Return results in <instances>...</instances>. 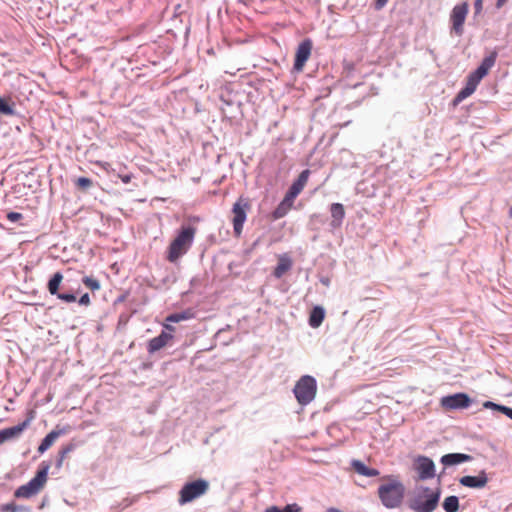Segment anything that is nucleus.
I'll list each match as a JSON object with an SVG mask.
<instances>
[{"mask_svg":"<svg viewBox=\"0 0 512 512\" xmlns=\"http://www.w3.org/2000/svg\"><path fill=\"white\" fill-rule=\"evenodd\" d=\"M460 485L473 489H482L488 483L487 473L482 470L476 476L466 475L459 479Z\"/></svg>","mask_w":512,"mask_h":512,"instance_id":"nucleus-14","label":"nucleus"},{"mask_svg":"<svg viewBox=\"0 0 512 512\" xmlns=\"http://www.w3.org/2000/svg\"><path fill=\"white\" fill-rule=\"evenodd\" d=\"M497 55V51H491L490 54L482 60L479 67L471 74L482 80L489 73L490 69L495 65Z\"/></svg>","mask_w":512,"mask_h":512,"instance_id":"nucleus-16","label":"nucleus"},{"mask_svg":"<svg viewBox=\"0 0 512 512\" xmlns=\"http://www.w3.org/2000/svg\"><path fill=\"white\" fill-rule=\"evenodd\" d=\"M250 209L248 199L240 197L233 205L232 208V224L233 231L236 237H240L243 231V225L247 218V211Z\"/></svg>","mask_w":512,"mask_h":512,"instance_id":"nucleus-6","label":"nucleus"},{"mask_svg":"<svg viewBox=\"0 0 512 512\" xmlns=\"http://www.w3.org/2000/svg\"><path fill=\"white\" fill-rule=\"evenodd\" d=\"M330 212L332 217L331 226L333 228H339L345 217L344 206L341 203H333L330 206Z\"/></svg>","mask_w":512,"mask_h":512,"instance_id":"nucleus-22","label":"nucleus"},{"mask_svg":"<svg viewBox=\"0 0 512 512\" xmlns=\"http://www.w3.org/2000/svg\"><path fill=\"white\" fill-rule=\"evenodd\" d=\"M79 304L84 306H89L91 301L88 293L83 294L79 299Z\"/></svg>","mask_w":512,"mask_h":512,"instance_id":"nucleus-34","label":"nucleus"},{"mask_svg":"<svg viewBox=\"0 0 512 512\" xmlns=\"http://www.w3.org/2000/svg\"><path fill=\"white\" fill-rule=\"evenodd\" d=\"M132 174H127V175H119V178L121 179V181L125 184H128L131 179H132Z\"/></svg>","mask_w":512,"mask_h":512,"instance_id":"nucleus-40","label":"nucleus"},{"mask_svg":"<svg viewBox=\"0 0 512 512\" xmlns=\"http://www.w3.org/2000/svg\"><path fill=\"white\" fill-rule=\"evenodd\" d=\"M170 323H171V322H166V321H165V322L162 324V326H163V328H164V330H163V331H166V332L171 333L172 335H174V332H175V330H176V329H175V327H174V326H172Z\"/></svg>","mask_w":512,"mask_h":512,"instance_id":"nucleus-35","label":"nucleus"},{"mask_svg":"<svg viewBox=\"0 0 512 512\" xmlns=\"http://www.w3.org/2000/svg\"><path fill=\"white\" fill-rule=\"evenodd\" d=\"M485 408H492V409H496L499 411V407H502V405H498V404H495L491 401H487L484 403L483 405Z\"/></svg>","mask_w":512,"mask_h":512,"instance_id":"nucleus-38","label":"nucleus"},{"mask_svg":"<svg viewBox=\"0 0 512 512\" xmlns=\"http://www.w3.org/2000/svg\"><path fill=\"white\" fill-rule=\"evenodd\" d=\"M83 284L92 291H97L101 288L100 282L93 277L85 276L82 279Z\"/></svg>","mask_w":512,"mask_h":512,"instance_id":"nucleus-31","label":"nucleus"},{"mask_svg":"<svg viewBox=\"0 0 512 512\" xmlns=\"http://www.w3.org/2000/svg\"><path fill=\"white\" fill-rule=\"evenodd\" d=\"M480 81L481 80L479 78H476L474 75L470 74L468 76L465 87L458 93L456 100L461 101L473 94Z\"/></svg>","mask_w":512,"mask_h":512,"instance_id":"nucleus-21","label":"nucleus"},{"mask_svg":"<svg viewBox=\"0 0 512 512\" xmlns=\"http://www.w3.org/2000/svg\"><path fill=\"white\" fill-rule=\"evenodd\" d=\"M4 510L15 512L16 511V507L13 504H8V505L5 506Z\"/></svg>","mask_w":512,"mask_h":512,"instance_id":"nucleus-42","label":"nucleus"},{"mask_svg":"<svg viewBox=\"0 0 512 512\" xmlns=\"http://www.w3.org/2000/svg\"><path fill=\"white\" fill-rule=\"evenodd\" d=\"M22 218H23V215L21 213L13 212V211L7 213V219L12 223L17 222V221L21 220Z\"/></svg>","mask_w":512,"mask_h":512,"instance_id":"nucleus-33","label":"nucleus"},{"mask_svg":"<svg viewBox=\"0 0 512 512\" xmlns=\"http://www.w3.org/2000/svg\"><path fill=\"white\" fill-rule=\"evenodd\" d=\"M294 394L299 404H309L316 395V380L309 375L302 376L294 387Z\"/></svg>","mask_w":512,"mask_h":512,"instance_id":"nucleus-5","label":"nucleus"},{"mask_svg":"<svg viewBox=\"0 0 512 512\" xmlns=\"http://www.w3.org/2000/svg\"><path fill=\"white\" fill-rule=\"evenodd\" d=\"M96 165L101 167L104 170H108V167L110 166V164L108 162H102V161H97Z\"/></svg>","mask_w":512,"mask_h":512,"instance_id":"nucleus-41","label":"nucleus"},{"mask_svg":"<svg viewBox=\"0 0 512 512\" xmlns=\"http://www.w3.org/2000/svg\"><path fill=\"white\" fill-rule=\"evenodd\" d=\"M387 2L388 0H375V8L380 10L387 4Z\"/></svg>","mask_w":512,"mask_h":512,"instance_id":"nucleus-39","label":"nucleus"},{"mask_svg":"<svg viewBox=\"0 0 512 512\" xmlns=\"http://www.w3.org/2000/svg\"><path fill=\"white\" fill-rule=\"evenodd\" d=\"M509 216L512 218V207L509 209Z\"/></svg>","mask_w":512,"mask_h":512,"instance_id":"nucleus-44","label":"nucleus"},{"mask_svg":"<svg viewBox=\"0 0 512 512\" xmlns=\"http://www.w3.org/2000/svg\"><path fill=\"white\" fill-rule=\"evenodd\" d=\"M506 2H507V0H497V3H496L497 8H501Z\"/></svg>","mask_w":512,"mask_h":512,"instance_id":"nucleus-43","label":"nucleus"},{"mask_svg":"<svg viewBox=\"0 0 512 512\" xmlns=\"http://www.w3.org/2000/svg\"><path fill=\"white\" fill-rule=\"evenodd\" d=\"M197 229L193 226H182L176 237L167 248L166 259L175 263L191 248Z\"/></svg>","mask_w":512,"mask_h":512,"instance_id":"nucleus-2","label":"nucleus"},{"mask_svg":"<svg viewBox=\"0 0 512 512\" xmlns=\"http://www.w3.org/2000/svg\"><path fill=\"white\" fill-rule=\"evenodd\" d=\"M383 480L386 482L381 484L378 488V497L381 503L388 509L400 507L405 495L403 483L392 476H386Z\"/></svg>","mask_w":512,"mask_h":512,"instance_id":"nucleus-1","label":"nucleus"},{"mask_svg":"<svg viewBox=\"0 0 512 512\" xmlns=\"http://www.w3.org/2000/svg\"><path fill=\"white\" fill-rule=\"evenodd\" d=\"M63 281V275L60 272L53 274L51 279L48 281L47 289L51 295L57 296L58 299L66 302L73 303L76 301V296L73 293H59L60 285Z\"/></svg>","mask_w":512,"mask_h":512,"instance_id":"nucleus-10","label":"nucleus"},{"mask_svg":"<svg viewBox=\"0 0 512 512\" xmlns=\"http://www.w3.org/2000/svg\"><path fill=\"white\" fill-rule=\"evenodd\" d=\"M438 501V493L418 495L410 501L409 507L415 512H433L438 505Z\"/></svg>","mask_w":512,"mask_h":512,"instance_id":"nucleus-8","label":"nucleus"},{"mask_svg":"<svg viewBox=\"0 0 512 512\" xmlns=\"http://www.w3.org/2000/svg\"><path fill=\"white\" fill-rule=\"evenodd\" d=\"M499 411H501L503 414L507 415L509 418L512 419V408L502 406L499 407Z\"/></svg>","mask_w":512,"mask_h":512,"instance_id":"nucleus-36","label":"nucleus"},{"mask_svg":"<svg viewBox=\"0 0 512 512\" xmlns=\"http://www.w3.org/2000/svg\"><path fill=\"white\" fill-rule=\"evenodd\" d=\"M75 184H76L77 188H79L81 190H87L93 185V182L90 178L79 177L76 180Z\"/></svg>","mask_w":512,"mask_h":512,"instance_id":"nucleus-32","label":"nucleus"},{"mask_svg":"<svg viewBox=\"0 0 512 512\" xmlns=\"http://www.w3.org/2000/svg\"><path fill=\"white\" fill-rule=\"evenodd\" d=\"M471 460L472 456L463 453H449L441 457V463L445 466L457 465Z\"/></svg>","mask_w":512,"mask_h":512,"instance_id":"nucleus-19","label":"nucleus"},{"mask_svg":"<svg viewBox=\"0 0 512 512\" xmlns=\"http://www.w3.org/2000/svg\"><path fill=\"white\" fill-rule=\"evenodd\" d=\"M292 267V260L288 254L284 253L278 256V263L273 271L276 278H281Z\"/></svg>","mask_w":512,"mask_h":512,"instance_id":"nucleus-18","label":"nucleus"},{"mask_svg":"<svg viewBox=\"0 0 512 512\" xmlns=\"http://www.w3.org/2000/svg\"><path fill=\"white\" fill-rule=\"evenodd\" d=\"M302 508L297 503L286 505L282 510L277 506H270L266 508L265 512H301Z\"/></svg>","mask_w":512,"mask_h":512,"instance_id":"nucleus-29","label":"nucleus"},{"mask_svg":"<svg viewBox=\"0 0 512 512\" xmlns=\"http://www.w3.org/2000/svg\"><path fill=\"white\" fill-rule=\"evenodd\" d=\"M325 318V311L322 307L316 306L312 309L309 316V325L313 328H318Z\"/></svg>","mask_w":512,"mask_h":512,"instance_id":"nucleus-25","label":"nucleus"},{"mask_svg":"<svg viewBox=\"0 0 512 512\" xmlns=\"http://www.w3.org/2000/svg\"><path fill=\"white\" fill-rule=\"evenodd\" d=\"M30 420L31 418L23 421L22 423L16 426L0 430V445L7 440L20 436L21 433L28 427Z\"/></svg>","mask_w":512,"mask_h":512,"instance_id":"nucleus-17","label":"nucleus"},{"mask_svg":"<svg viewBox=\"0 0 512 512\" xmlns=\"http://www.w3.org/2000/svg\"><path fill=\"white\" fill-rule=\"evenodd\" d=\"M294 200L287 195L284 196L283 200L278 204L275 210L272 212V218L274 220L281 219L292 209Z\"/></svg>","mask_w":512,"mask_h":512,"instance_id":"nucleus-20","label":"nucleus"},{"mask_svg":"<svg viewBox=\"0 0 512 512\" xmlns=\"http://www.w3.org/2000/svg\"><path fill=\"white\" fill-rule=\"evenodd\" d=\"M194 316V313L191 309H187L181 313H173L166 317V322L178 323L181 321H185L191 319Z\"/></svg>","mask_w":512,"mask_h":512,"instance_id":"nucleus-26","label":"nucleus"},{"mask_svg":"<svg viewBox=\"0 0 512 512\" xmlns=\"http://www.w3.org/2000/svg\"><path fill=\"white\" fill-rule=\"evenodd\" d=\"M351 466L355 472L366 477H376L380 474L379 470L366 466L360 460H352Z\"/></svg>","mask_w":512,"mask_h":512,"instance_id":"nucleus-24","label":"nucleus"},{"mask_svg":"<svg viewBox=\"0 0 512 512\" xmlns=\"http://www.w3.org/2000/svg\"><path fill=\"white\" fill-rule=\"evenodd\" d=\"M414 469L421 480L431 479L435 476L434 462L426 456H419L415 459Z\"/></svg>","mask_w":512,"mask_h":512,"instance_id":"nucleus-12","label":"nucleus"},{"mask_svg":"<svg viewBox=\"0 0 512 512\" xmlns=\"http://www.w3.org/2000/svg\"><path fill=\"white\" fill-rule=\"evenodd\" d=\"M209 490V482L205 479H197L186 483L179 491V504L184 505L205 495Z\"/></svg>","mask_w":512,"mask_h":512,"instance_id":"nucleus-4","label":"nucleus"},{"mask_svg":"<svg viewBox=\"0 0 512 512\" xmlns=\"http://www.w3.org/2000/svg\"><path fill=\"white\" fill-rule=\"evenodd\" d=\"M482 8H483L482 0H476L474 3L475 13L479 14L482 11Z\"/></svg>","mask_w":512,"mask_h":512,"instance_id":"nucleus-37","label":"nucleus"},{"mask_svg":"<svg viewBox=\"0 0 512 512\" xmlns=\"http://www.w3.org/2000/svg\"><path fill=\"white\" fill-rule=\"evenodd\" d=\"M459 508V500L456 496H448L443 502V509L446 512H456Z\"/></svg>","mask_w":512,"mask_h":512,"instance_id":"nucleus-28","label":"nucleus"},{"mask_svg":"<svg viewBox=\"0 0 512 512\" xmlns=\"http://www.w3.org/2000/svg\"><path fill=\"white\" fill-rule=\"evenodd\" d=\"M469 12L467 2L457 4L453 7L450 14L451 33L456 36H462L464 33V23Z\"/></svg>","mask_w":512,"mask_h":512,"instance_id":"nucleus-7","label":"nucleus"},{"mask_svg":"<svg viewBox=\"0 0 512 512\" xmlns=\"http://www.w3.org/2000/svg\"><path fill=\"white\" fill-rule=\"evenodd\" d=\"M65 433V430L64 429H60V430H52L50 433H48L45 438L41 441L39 447H38V452L39 453H44L45 451H47L53 444L54 442L59 438V436H61L62 434Z\"/></svg>","mask_w":512,"mask_h":512,"instance_id":"nucleus-23","label":"nucleus"},{"mask_svg":"<svg viewBox=\"0 0 512 512\" xmlns=\"http://www.w3.org/2000/svg\"><path fill=\"white\" fill-rule=\"evenodd\" d=\"M174 339V335L166 331H162L158 336L149 340L147 344V351L149 354H154L157 351L171 345Z\"/></svg>","mask_w":512,"mask_h":512,"instance_id":"nucleus-13","label":"nucleus"},{"mask_svg":"<svg viewBox=\"0 0 512 512\" xmlns=\"http://www.w3.org/2000/svg\"><path fill=\"white\" fill-rule=\"evenodd\" d=\"M74 449L72 444L62 447L58 453V459L56 461V467L60 469L67 455Z\"/></svg>","mask_w":512,"mask_h":512,"instance_id":"nucleus-30","label":"nucleus"},{"mask_svg":"<svg viewBox=\"0 0 512 512\" xmlns=\"http://www.w3.org/2000/svg\"><path fill=\"white\" fill-rule=\"evenodd\" d=\"M14 103L10 98H2L0 97V114L6 116L15 115Z\"/></svg>","mask_w":512,"mask_h":512,"instance_id":"nucleus-27","label":"nucleus"},{"mask_svg":"<svg viewBox=\"0 0 512 512\" xmlns=\"http://www.w3.org/2000/svg\"><path fill=\"white\" fill-rule=\"evenodd\" d=\"M309 176H310V170L309 169L303 170L299 174L298 178L292 183V185L290 186L289 190L287 191V193L285 195H287L288 197L295 200L297 198V196L302 192L304 187L306 186Z\"/></svg>","mask_w":512,"mask_h":512,"instance_id":"nucleus-15","label":"nucleus"},{"mask_svg":"<svg viewBox=\"0 0 512 512\" xmlns=\"http://www.w3.org/2000/svg\"><path fill=\"white\" fill-rule=\"evenodd\" d=\"M50 466L42 463L36 475L25 485L18 487L14 493L16 498H31L37 495L45 486Z\"/></svg>","mask_w":512,"mask_h":512,"instance_id":"nucleus-3","label":"nucleus"},{"mask_svg":"<svg viewBox=\"0 0 512 512\" xmlns=\"http://www.w3.org/2000/svg\"><path fill=\"white\" fill-rule=\"evenodd\" d=\"M471 404L470 397L465 393H456L441 398V405L447 410L463 409Z\"/></svg>","mask_w":512,"mask_h":512,"instance_id":"nucleus-11","label":"nucleus"},{"mask_svg":"<svg viewBox=\"0 0 512 512\" xmlns=\"http://www.w3.org/2000/svg\"><path fill=\"white\" fill-rule=\"evenodd\" d=\"M313 43L310 39L303 40L297 47L295 53V60L293 68L297 72H301L304 69V66L307 60L311 56Z\"/></svg>","mask_w":512,"mask_h":512,"instance_id":"nucleus-9","label":"nucleus"}]
</instances>
